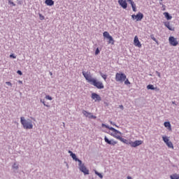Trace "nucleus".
I'll return each instance as SVG.
<instances>
[{
  "instance_id": "79ce46f5",
  "label": "nucleus",
  "mask_w": 179,
  "mask_h": 179,
  "mask_svg": "<svg viewBox=\"0 0 179 179\" xmlns=\"http://www.w3.org/2000/svg\"><path fill=\"white\" fill-rule=\"evenodd\" d=\"M7 86H10L12 87V83L10 82H6Z\"/></svg>"
},
{
  "instance_id": "f03ea898",
  "label": "nucleus",
  "mask_w": 179,
  "mask_h": 179,
  "mask_svg": "<svg viewBox=\"0 0 179 179\" xmlns=\"http://www.w3.org/2000/svg\"><path fill=\"white\" fill-rule=\"evenodd\" d=\"M90 85H92L93 86L96 87V89H104V85H103V83H101V81H98L97 79L96 78L92 79V81H91Z\"/></svg>"
},
{
  "instance_id": "473e14b6",
  "label": "nucleus",
  "mask_w": 179,
  "mask_h": 179,
  "mask_svg": "<svg viewBox=\"0 0 179 179\" xmlns=\"http://www.w3.org/2000/svg\"><path fill=\"white\" fill-rule=\"evenodd\" d=\"M40 101L43 104V106H45V107H50L49 105L45 104V101H44V99H41Z\"/></svg>"
},
{
  "instance_id": "cd10ccee",
  "label": "nucleus",
  "mask_w": 179,
  "mask_h": 179,
  "mask_svg": "<svg viewBox=\"0 0 179 179\" xmlns=\"http://www.w3.org/2000/svg\"><path fill=\"white\" fill-rule=\"evenodd\" d=\"M100 76H101V78H103V79L104 80H107V75L106 74H103V73H101V71L99 72Z\"/></svg>"
},
{
  "instance_id": "58836bf2",
  "label": "nucleus",
  "mask_w": 179,
  "mask_h": 179,
  "mask_svg": "<svg viewBox=\"0 0 179 179\" xmlns=\"http://www.w3.org/2000/svg\"><path fill=\"white\" fill-rule=\"evenodd\" d=\"M17 73L18 75H20V76H22V75H23V73H22V71H20V70H17Z\"/></svg>"
},
{
  "instance_id": "a19ab883",
  "label": "nucleus",
  "mask_w": 179,
  "mask_h": 179,
  "mask_svg": "<svg viewBox=\"0 0 179 179\" xmlns=\"http://www.w3.org/2000/svg\"><path fill=\"white\" fill-rule=\"evenodd\" d=\"M159 5L162 6V8H164V4H163V0H159Z\"/></svg>"
},
{
  "instance_id": "6e6552de",
  "label": "nucleus",
  "mask_w": 179,
  "mask_h": 179,
  "mask_svg": "<svg viewBox=\"0 0 179 179\" xmlns=\"http://www.w3.org/2000/svg\"><path fill=\"white\" fill-rule=\"evenodd\" d=\"M142 143H143V141L141 140H136L134 142L130 141V146H131V148H138V146H141Z\"/></svg>"
},
{
  "instance_id": "9b49d317",
  "label": "nucleus",
  "mask_w": 179,
  "mask_h": 179,
  "mask_svg": "<svg viewBox=\"0 0 179 179\" xmlns=\"http://www.w3.org/2000/svg\"><path fill=\"white\" fill-rule=\"evenodd\" d=\"M91 98L92 100H95V101H101V96L95 92L92 94Z\"/></svg>"
},
{
  "instance_id": "bb28decb",
  "label": "nucleus",
  "mask_w": 179,
  "mask_h": 179,
  "mask_svg": "<svg viewBox=\"0 0 179 179\" xmlns=\"http://www.w3.org/2000/svg\"><path fill=\"white\" fill-rule=\"evenodd\" d=\"M76 162H78V166H79V168L80 167H82V166H85V164H83L82 163V160L79 159V158H78Z\"/></svg>"
},
{
  "instance_id": "9d476101",
  "label": "nucleus",
  "mask_w": 179,
  "mask_h": 179,
  "mask_svg": "<svg viewBox=\"0 0 179 179\" xmlns=\"http://www.w3.org/2000/svg\"><path fill=\"white\" fill-rule=\"evenodd\" d=\"M83 114L85 115V117H87L88 118H92V120H96L97 117L93 115L92 113H89L85 110H83Z\"/></svg>"
},
{
  "instance_id": "603ef678",
  "label": "nucleus",
  "mask_w": 179,
  "mask_h": 179,
  "mask_svg": "<svg viewBox=\"0 0 179 179\" xmlns=\"http://www.w3.org/2000/svg\"><path fill=\"white\" fill-rule=\"evenodd\" d=\"M50 75H52V73H50Z\"/></svg>"
},
{
  "instance_id": "72a5a7b5",
  "label": "nucleus",
  "mask_w": 179,
  "mask_h": 179,
  "mask_svg": "<svg viewBox=\"0 0 179 179\" xmlns=\"http://www.w3.org/2000/svg\"><path fill=\"white\" fill-rule=\"evenodd\" d=\"M99 54H100V49L97 48L95 50V55H99Z\"/></svg>"
},
{
  "instance_id": "1a4fd4ad",
  "label": "nucleus",
  "mask_w": 179,
  "mask_h": 179,
  "mask_svg": "<svg viewBox=\"0 0 179 179\" xmlns=\"http://www.w3.org/2000/svg\"><path fill=\"white\" fill-rule=\"evenodd\" d=\"M104 141L106 142V143H107L108 145H111L112 146H115V145H117V143H118L117 141L110 140L108 139V138H107V136H105L104 137Z\"/></svg>"
},
{
  "instance_id": "393cba45",
  "label": "nucleus",
  "mask_w": 179,
  "mask_h": 179,
  "mask_svg": "<svg viewBox=\"0 0 179 179\" xmlns=\"http://www.w3.org/2000/svg\"><path fill=\"white\" fill-rule=\"evenodd\" d=\"M166 145L168 146V148H170L171 149H174V145H173V143L171 141L166 143Z\"/></svg>"
},
{
  "instance_id": "2eb2a0df",
  "label": "nucleus",
  "mask_w": 179,
  "mask_h": 179,
  "mask_svg": "<svg viewBox=\"0 0 179 179\" xmlns=\"http://www.w3.org/2000/svg\"><path fill=\"white\" fill-rule=\"evenodd\" d=\"M134 43L136 47H138V48H141L142 47V44H141V41H139V38H138V36H136L134 37Z\"/></svg>"
},
{
  "instance_id": "5701e85b",
  "label": "nucleus",
  "mask_w": 179,
  "mask_h": 179,
  "mask_svg": "<svg viewBox=\"0 0 179 179\" xmlns=\"http://www.w3.org/2000/svg\"><path fill=\"white\" fill-rule=\"evenodd\" d=\"M150 38H151V40H153V41H155L156 43V44H157V45H159V41H157V39H156V38H155L154 34L150 35Z\"/></svg>"
},
{
  "instance_id": "a211bd4d",
  "label": "nucleus",
  "mask_w": 179,
  "mask_h": 179,
  "mask_svg": "<svg viewBox=\"0 0 179 179\" xmlns=\"http://www.w3.org/2000/svg\"><path fill=\"white\" fill-rule=\"evenodd\" d=\"M164 24L165 27H166L167 29H169V30H170L171 31H174L175 28L170 26V22H164Z\"/></svg>"
},
{
  "instance_id": "c756f323",
  "label": "nucleus",
  "mask_w": 179,
  "mask_h": 179,
  "mask_svg": "<svg viewBox=\"0 0 179 179\" xmlns=\"http://www.w3.org/2000/svg\"><path fill=\"white\" fill-rule=\"evenodd\" d=\"M94 173L96 176H98V177H99V178H103V174L99 173L97 171H94Z\"/></svg>"
},
{
  "instance_id": "2f4dec72",
  "label": "nucleus",
  "mask_w": 179,
  "mask_h": 179,
  "mask_svg": "<svg viewBox=\"0 0 179 179\" xmlns=\"http://www.w3.org/2000/svg\"><path fill=\"white\" fill-rule=\"evenodd\" d=\"M71 156V157H72V159H73V160H75V162H76V160H77V157H76V154H75V153H73L71 155H70Z\"/></svg>"
},
{
  "instance_id": "dca6fc26",
  "label": "nucleus",
  "mask_w": 179,
  "mask_h": 179,
  "mask_svg": "<svg viewBox=\"0 0 179 179\" xmlns=\"http://www.w3.org/2000/svg\"><path fill=\"white\" fill-rule=\"evenodd\" d=\"M117 139L119 141H120V142H122L123 143H125L126 145H131V141H128V140L121 137L120 136H119V137H117Z\"/></svg>"
},
{
  "instance_id": "f3484780",
  "label": "nucleus",
  "mask_w": 179,
  "mask_h": 179,
  "mask_svg": "<svg viewBox=\"0 0 179 179\" xmlns=\"http://www.w3.org/2000/svg\"><path fill=\"white\" fill-rule=\"evenodd\" d=\"M127 2L130 3L133 9V12H136V4L132 0H127Z\"/></svg>"
},
{
  "instance_id": "f8f14e48",
  "label": "nucleus",
  "mask_w": 179,
  "mask_h": 179,
  "mask_svg": "<svg viewBox=\"0 0 179 179\" xmlns=\"http://www.w3.org/2000/svg\"><path fill=\"white\" fill-rule=\"evenodd\" d=\"M83 76L87 80L88 83H91V82L93 80V78L92 77V76L89 75L87 73H85V71H83Z\"/></svg>"
},
{
  "instance_id": "a18cd8bd",
  "label": "nucleus",
  "mask_w": 179,
  "mask_h": 179,
  "mask_svg": "<svg viewBox=\"0 0 179 179\" xmlns=\"http://www.w3.org/2000/svg\"><path fill=\"white\" fill-rule=\"evenodd\" d=\"M18 5H22V0H17Z\"/></svg>"
},
{
  "instance_id": "c85d7f7f",
  "label": "nucleus",
  "mask_w": 179,
  "mask_h": 179,
  "mask_svg": "<svg viewBox=\"0 0 179 179\" xmlns=\"http://www.w3.org/2000/svg\"><path fill=\"white\" fill-rule=\"evenodd\" d=\"M12 167L14 170H19V165L16 163H14Z\"/></svg>"
},
{
  "instance_id": "f257e3e1",
  "label": "nucleus",
  "mask_w": 179,
  "mask_h": 179,
  "mask_svg": "<svg viewBox=\"0 0 179 179\" xmlns=\"http://www.w3.org/2000/svg\"><path fill=\"white\" fill-rule=\"evenodd\" d=\"M20 122L24 129H33V122L31 120H26L24 117H21Z\"/></svg>"
},
{
  "instance_id": "09e8293b",
  "label": "nucleus",
  "mask_w": 179,
  "mask_h": 179,
  "mask_svg": "<svg viewBox=\"0 0 179 179\" xmlns=\"http://www.w3.org/2000/svg\"><path fill=\"white\" fill-rule=\"evenodd\" d=\"M18 83H20V85H23V81L19 80V81H18Z\"/></svg>"
},
{
  "instance_id": "412c9836",
  "label": "nucleus",
  "mask_w": 179,
  "mask_h": 179,
  "mask_svg": "<svg viewBox=\"0 0 179 179\" xmlns=\"http://www.w3.org/2000/svg\"><path fill=\"white\" fill-rule=\"evenodd\" d=\"M164 15L165 16L166 20H171V19H173V17L167 12L164 13Z\"/></svg>"
},
{
  "instance_id": "0eeeda50",
  "label": "nucleus",
  "mask_w": 179,
  "mask_h": 179,
  "mask_svg": "<svg viewBox=\"0 0 179 179\" xmlns=\"http://www.w3.org/2000/svg\"><path fill=\"white\" fill-rule=\"evenodd\" d=\"M169 44L171 45H173V47H177V45L178 44V41H177V38H176L174 36H170L169 38Z\"/></svg>"
},
{
  "instance_id": "c9c22d12",
  "label": "nucleus",
  "mask_w": 179,
  "mask_h": 179,
  "mask_svg": "<svg viewBox=\"0 0 179 179\" xmlns=\"http://www.w3.org/2000/svg\"><path fill=\"white\" fill-rule=\"evenodd\" d=\"M39 19L40 20H44L45 17H44V15H42L41 14L39 13Z\"/></svg>"
},
{
  "instance_id": "49530a36",
  "label": "nucleus",
  "mask_w": 179,
  "mask_h": 179,
  "mask_svg": "<svg viewBox=\"0 0 179 179\" xmlns=\"http://www.w3.org/2000/svg\"><path fill=\"white\" fill-rule=\"evenodd\" d=\"M69 153L70 156L72 155H73V152H72V151H71V150H69Z\"/></svg>"
},
{
  "instance_id": "20e7f679",
  "label": "nucleus",
  "mask_w": 179,
  "mask_h": 179,
  "mask_svg": "<svg viewBox=\"0 0 179 179\" xmlns=\"http://www.w3.org/2000/svg\"><path fill=\"white\" fill-rule=\"evenodd\" d=\"M103 36L104 38H107V40H108V44H112V45H114V38L110 35V33L108 31H104L103 33Z\"/></svg>"
},
{
  "instance_id": "a878e982",
  "label": "nucleus",
  "mask_w": 179,
  "mask_h": 179,
  "mask_svg": "<svg viewBox=\"0 0 179 179\" xmlns=\"http://www.w3.org/2000/svg\"><path fill=\"white\" fill-rule=\"evenodd\" d=\"M162 139H163L164 143H166V144L168 143V142L170 141V139H169L168 136H163Z\"/></svg>"
},
{
  "instance_id": "c03bdc74",
  "label": "nucleus",
  "mask_w": 179,
  "mask_h": 179,
  "mask_svg": "<svg viewBox=\"0 0 179 179\" xmlns=\"http://www.w3.org/2000/svg\"><path fill=\"white\" fill-rule=\"evenodd\" d=\"M156 74L157 75V76H158L159 78H162V76H161V74H160V72L156 71Z\"/></svg>"
},
{
  "instance_id": "8fccbe9b",
  "label": "nucleus",
  "mask_w": 179,
  "mask_h": 179,
  "mask_svg": "<svg viewBox=\"0 0 179 179\" xmlns=\"http://www.w3.org/2000/svg\"><path fill=\"white\" fill-rule=\"evenodd\" d=\"M163 10H166V6L163 7Z\"/></svg>"
},
{
  "instance_id": "7c9ffc66",
  "label": "nucleus",
  "mask_w": 179,
  "mask_h": 179,
  "mask_svg": "<svg viewBox=\"0 0 179 179\" xmlns=\"http://www.w3.org/2000/svg\"><path fill=\"white\" fill-rule=\"evenodd\" d=\"M117 134H119V133L114 132V134L111 133L110 135L111 136H113V138H116V139H118V137H120V136L117 135Z\"/></svg>"
},
{
  "instance_id": "f704fd0d",
  "label": "nucleus",
  "mask_w": 179,
  "mask_h": 179,
  "mask_svg": "<svg viewBox=\"0 0 179 179\" xmlns=\"http://www.w3.org/2000/svg\"><path fill=\"white\" fill-rule=\"evenodd\" d=\"M124 85H131V83L129 82V80H128V78L125 79Z\"/></svg>"
},
{
  "instance_id": "4be33fe9",
  "label": "nucleus",
  "mask_w": 179,
  "mask_h": 179,
  "mask_svg": "<svg viewBox=\"0 0 179 179\" xmlns=\"http://www.w3.org/2000/svg\"><path fill=\"white\" fill-rule=\"evenodd\" d=\"M164 125L165 128H168V129L171 130V124H170V122H165L164 123Z\"/></svg>"
},
{
  "instance_id": "aec40b11",
  "label": "nucleus",
  "mask_w": 179,
  "mask_h": 179,
  "mask_svg": "<svg viewBox=\"0 0 179 179\" xmlns=\"http://www.w3.org/2000/svg\"><path fill=\"white\" fill-rule=\"evenodd\" d=\"M45 5H47L48 6H53L55 2L53 0H45Z\"/></svg>"
},
{
  "instance_id": "3c124183",
  "label": "nucleus",
  "mask_w": 179,
  "mask_h": 179,
  "mask_svg": "<svg viewBox=\"0 0 179 179\" xmlns=\"http://www.w3.org/2000/svg\"><path fill=\"white\" fill-rule=\"evenodd\" d=\"M172 104H176V101H172Z\"/></svg>"
},
{
  "instance_id": "4c0bfd02",
  "label": "nucleus",
  "mask_w": 179,
  "mask_h": 179,
  "mask_svg": "<svg viewBox=\"0 0 179 179\" xmlns=\"http://www.w3.org/2000/svg\"><path fill=\"white\" fill-rule=\"evenodd\" d=\"M45 99H47V100H52V97H51L50 95H46Z\"/></svg>"
},
{
  "instance_id": "7ed1b4c3",
  "label": "nucleus",
  "mask_w": 179,
  "mask_h": 179,
  "mask_svg": "<svg viewBox=\"0 0 179 179\" xmlns=\"http://www.w3.org/2000/svg\"><path fill=\"white\" fill-rule=\"evenodd\" d=\"M126 79H127V76L124 73H117L115 74L116 82H120V83H122V82H124Z\"/></svg>"
},
{
  "instance_id": "6ab92c4d",
  "label": "nucleus",
  "mask_w": 179,
  "mask_h": 179,
  "mask_svg": "<svg viewBox=\"0 0 179 179\" xmlns=\"http://www.w3.org/2000/svg\"><path fill=\"white\" fill-rule=\"evenodd\" d=\"M147 89L148 90H156V92H159V89L157 87H155V85L151 84L147 86Z\"/></svg>"
},
{
  "instance_id": "4468645a",
  "label": "nucleus",
  "mask_w": 179,
  "mask_h": 179,
  "mask_svg": "<svg viewBox=\"0 0 179 179\" xmlns=\"http://www.w3.org/2000/svg\"><path fill=\"white\" fill-rule=\"evenodd\" d=\"M79 169H80V171H81V173H83L85 176L89 175V169H87V168H86L85 165H82L79 168Z\"/></svg>"
},
{
  "instance_id": "de8ad7c7",
  "label": "nucleus",
  "mask_w": 179,
  "mask_h": 179,
  "mask_svg": "<svg viewBox=\"0 0 179 179\" xmlns=\"http://www.w3.org/2000/svg\"><path fill=\"white\" fill-rule=\"evenodd\" d=\"M120 108H121V110H124V106H122V105H120Z\"/></svg>"
},
{
  "instance_id": "39448f33",
  "label": "nucleus",
  "mask_w": 179,
  "mask_h": 179,
  "mask_svg": "<svg viewBox=\"0 0 179 179\" xmlns=\"http://www.w3.org/2000/svg\"><path fill=\"white\" fill-rule=\"evenodd\" d=\"M131 19L133 20H136L137 22L142 21V19H143V13L138 12L136 15L133 14L131 15Z\"/></svg>"
},
{
  "instance_id": "37998d69",
  "label": "nucleus",
  "mask_w": 179,
  "mask_h": 179,
  "mask_svg": "<svg viewBox=\"0 0 179 179\" xmlns=\"http://www.w3.org/2000/svg\"><path fill=\"white\" fill-rule=\"evenodd\" d=\"M111 125H114L115 127H117L118 128V126L117 124H115V122H113V121L110 122Z\"/></svg>"
},
{
  "instance_id": "ea45409f",
  "label": "nucleus",
  "mask_w": 179,
  "mask_h": 179,
  "mask_svg": "<svg viewBox=\"0 0 179 179\" xmlns=\"http://www.w3.org/2000/svg\"><path fill=\"white\" fill-rule=\"evenodd\" d=\"M10 58H13V59H16V56L15 55V54H11L10 55Z\"/></svg>"
},
{
  "instance_id": "ddd939ff",
  "label": "nucleus",
  "mask_w": 179,
  "mask_h": 179,
  "mask_svg": "<svg viewBox=\"0 0 179 179\" xmlns=\"http://www.w3.org/2000/svg\"><path fill=\"white\" fill-rule=\"evenodd\" d=\"M118 3L123 9H127V8H128L127 0H118Z\"/></svg>"
},
{
  "instance_id": "423d86ee",
  "label": "nucleus",
  "mask_w": 179,
  "mask_h": 179,
  "mask_svg": "<svg viewBox=\"0 0 179 179\" xmlns=\"http://www.w3.org/2000/svg\"><path fill=\"white\" fill-rule=\"evenodd\" d=\"M102 128H107V129H109L110 131H113V132H115L116 134H119V135H122V133H121V131L117 130L116 129H115L114 127H110V126L103 123L101 124Z\"/></svg>"
},
{
  "instance_id": "e433bc0d",
  "label": "nucleus",
  "mask_w": 179,
  "mask_h": 179,
  "mask_svg": "<svg viewBox=\"0 0 179 179\" xmlns=\"http://www.w3.org/2000/svg\"><path fill=\"white\" fill-rule=\"evenodd\" d=\"M8 4L9 5H13V6H16V4H15V3H13V1L8 0Z\"/></svg>"
},
{
  "instance_id": "b1692460",
  "label": "nucleus",
  "mask_w": 179,
  "mask_h": 179,
  "mask_svg": "<svg viewBox=\"0 0 179 179\" xmlns=\"http://www.w3.org/2000/svg\"><path fill=\"white\" fill-rule=\"evenodd\" d=\"M171 179H179V175L177 173H174L170 176Z\"/></svg>"
}]
</instances>
